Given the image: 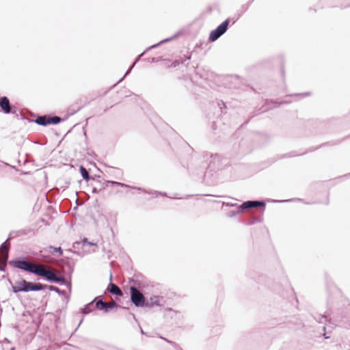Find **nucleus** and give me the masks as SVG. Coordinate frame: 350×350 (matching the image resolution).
<instances>
[{
  "mask_svg": "<svg viewBox=\"0 0 350 350\" xmlns=\"http://www.w3.org/2000/svg\"><path fill=\"white\" fill-rule=\"evenodd\" d=\"M120 307V306L116 302L107 303L105 301L100 299L98 298V301H96V308L98 310H103L104 312H109L113 308H117Z\"/></svg>",
  "mask_w": 350,
  "mask_h": 350,
  "instance_id": "nucleus-10",
  "label": "nucleus"
},
{
  "mask_svg": "<svg viewBox=\"0 0 350 350\" xmlns=\"http://www.w3.org/2000/svg\"><path fill=\"white\" fill-rule=\"evenodd\" d=\"M254 0H250V1L248 3H250V4Z\"/></svg>",
  "mask_w": 350,
  "mask_h": 350,
  "instance_id": "nucleus-48",
  "label": "nucleus"
},
{
  "mask_svg": "<svg viewBox=\"0 0 350 350\" xmlns=\"http://www.w3.org/2000/svg\"><path fill=\"white\" fill-rule=\"evenodd\" d=\"M310 94V92H305L303 94H295V96H306Z\"/></svg>",
  "mask_w": 350,
  "mask_h": 350,
  "instance_id": "nucleus-37",
  "label": "nucleus"
},
{
  "mask_svg": "<svg viewBox=\"0 0 350 350\" xmlns=\"http://www.w3.org/2000/svg\"><path fill=\"white\" fill-rule=\"evenodd\" d=\"M13 293H28L30 291H40L46 289V284L40 282H33L21 279L16 282V285L12 286Z\"/></svg>",
  "mask_w": 350,
  "mask_h": 350,
  "instance_id": "nucleus-1",
  "label": "nucleus"
},
{
  "mask_svg": "<svg viewBox=\"0 0 350 350\" xmlns=\"http://www.w3.org/2000/svg\"><path fill=\"white\" fill-rule=\"evenodd\" d=\"M111 89V88H109V90H107V91H105V92H104L103 95L106 94H107V92H108Z\"/></svg>",
  "mask_w": 350,
  "mask_h": 350,
  "instance_id": "nucleus-42",
  "label": "nucleus"
},
{
  "mask_svg": "<svg viewBox=\"0 0 350 350\" xmlns=\"http://www.w3.org/2000/svg\"><path fill=\"white\" fill-rule=\"evenodd\" d=\"M10 248V240L8 239L0 245L1 256L3 258L4 262H7L9 258V251Z\"/></svg>",
  "mask_w": 350,
  "mask_h": 350,
  "instance_id": "nucleus-14",
  "label": "nucleus"
},
{
  "mask_svg": "<svg viewBox=\"0 0 350 350\" xmlns=\"http://www.w3.org/2000/svg\"><path fill=\"white\" fill-rule=\"evenodd\" d=\"M64 286H66L68 288V291L70 292L72 290L71 279H69L68 281H66V284Z\"/></svg>",
  "mask_w": 350,
  "mask_h": 350,
  "instance_id": "nucleus-35",
  "label": "nucleus"
},
{
  "mask_svg": "<svg viewBox=\"0 0 350 350\" xmlns=\"http://www.w3.org/2000/svg\"><path fill=\"white\" fill-rule=\"evenodd\" d=\"M218 106L219 107L220 111L222 113V107H220V104L219 103H218Z\"/></svg>",
  "mask_w": 350,
  "mask_h": 350,
  "instance_id": "nucleus-43",
  "label": "nucleus"
},
{
  "mask_svg": "<svg viewBox=\"0 0 350 350\" xmlns=\"http://www.w3.org/2000/svg\"><path fill=\"white\" fill-rule=\"evenodd\" d=\"M6 262H4L3 258H2V263L1 265H3V266L0 267V271L5 272L6 271Z\"/></svg>",
  "mask_w": 350,
  "mask_h": 350,
  "instance_id": "nucleus-36",
  "label": "nucleus"
},
{
  "mask_svg": "<svg viewBox=\"0 0 350 350\" xmlns=\"http://www.w3.org/2000/svg\"><path fill=\"white\" fill-rule=\"evenodd\" d=\"M95 182L96 183L97 185H95L92 187V192L93 193H98L103 189H105L107 185H106V182H102L99 178H96Z\"/></svg>",
  "mask_w": 350,
  "mask_h": 350,
  "instance_id": "nucleus-17",
  "label": "nucleus"
},
{
  "mask_svg": "<svg viewBox=\"0 0 350 350\" xmlns=\"http://www.w3.org/2000/svg\"><path fill=\"white\" fill-rule=\"evenodd\" d=\"M160 338L163 339V340H165V342H167V343L170 344L174 349L176 347V346L178 345L177 344L176 342L172 341V340H168L167 338H165V337H163L161 336H159Z\"/></svg>",
  "mask_w": 350,
  "mask_h": 350,
  "instance_id": "nucleus-31",
  "label": "nucleus"
},
{
  "mask_svg": "<svg viewBox=\"0 0 350 350\" xmlns=\"http://www.w3.org/2000/svg\"><path fill=\"white\" fill-rule=\"evenodd\" d=\"M98 301V297H96L92 301L85 304L83 308H80V312L83 315H87L96 309V304Z\"/></svg>",
  "mask_w": 350,
  "mask_h": 350,
  "instance_id": "nucleus-13",
  "label": "nucleus"
},
{
  "mask_svg": "<svg viewBox=\"0 0 350 350\" xmlns=\"http://www.w3.org/2000/svg\"><path fill=\"white\" fill-rule=\"evenodd\" d=\"M141 333H142V334H145V332H144V331L142 329H141Z\"/></svg>",
  "mask_w": 350,
  "mask_h": 350,
  "instance_id": "nucleus-45",
  "label": "nucleus"
},
{
  "mask_svg": "<svg viewBox=\"0 0 350 350\" xmlns=\"http://www.w3.org/2000/svg\"><path fill=\"white\" fill-rule=\"evenodd\" d=\"M95 251H96V250H95V249H93V250H92V252H94Z\"/></svg>",
  "mask_w": 350,
  "mask_h": 350,
  "instance_id": "nucleus-49",
  "label": "nucleus"
},
{
  "mask_svg": "<svg viewBox=\"0 0 350 350\" xmlns=\"http://www.w3.org/2000/svg\"><path fill=\"white\" fill-rule=\"evenodd\" d=\"M291 101H288V100H285V101H281L280 103H277V102H274L273 100H265V105L262 107L261 109V111L260 113H262V112H265V111H267L269 109H271L273 108H275V107H280V105H283V104H288V103H290Z\"/></svg>",
  "mask_w": 350,
  "mask_h": 350,
  "instance_id": "nucleus-11",
  "label": "nucleus"
},
{
  "mask_svg": "<svg viewBox=\"0 0 350 350\" xmlns=\"http://www.w3.org/2000/svg\"><path fill=\"white\" fill-rule=\"evenodd\" d=\"M50 249L53 250L54 252L59 253V255H62V254H63V250L61 247H55L51 246Z\"/></svg>",
  "mask_w": 350,
  "mask_h": 350,
  "instance_id": "nucleus-32",
  "label": "nucleus"
},
{
  "mask_svg": "<svg viewBox=\"0 0 350 350\" xmlns=\"http://www.w3.org/2000/svg\"><path fill=\"white\" fill-rule=\"evenodd\" d=\"M175 349H176V350H183V349L179 346V345H178L176 346V347L175 348Z\"/></svg>",
  "mask_w": 350,
  "mask_h": 350,
  "instance_id": "nucleus-39",
  "label": "nucleus"
},
{
  "mask_svg": "<svg viewBox=\"0 0 350 350\" xmlns=\"http://www.w3.org/2000/svg\"><path fill=\"white\" fill-rule=\"evenodd\" d=\"M35 275L42 277L44 280L51 283H54L57 277L53 271L44 269L40 265H38Z\"/></svg>",
  "mask_w": 350,
  "mask_h": 350,
  "instance_id": "nucleus-8",
  "label": "nucleus"
},
{
  "mask_svg": "<svg viewBox=\"0 0 350 350\" xmlns=\"http://www.w3.org/2000/svg\"><path fill=\"white\" fill-rule=\"evenodd\" d=\"M146 61L151 63L158 62L159 61V58L158 57H151V58H147L145 59Z\"/></svg>",
  "mask_w": 350,
  "mask_h": 350,
  "instance_id": "nucleus-34",
  "label": "nucleus"
},
{
  "mask_svg": "<svg viewBox=\"0 0 350 350\" xmlns=\"http://www.w3.org/2000/svg\"><path fill=\"white\" fill-rule=\"evenodd\" d=\"M160 304V297L159 296H152L150 298L149 300H147V305L145 307L152 308L154 306H161Z\"/></svg>",
  "mask_w": 350,
  "mask_h": 350,
  "instance_id": "nucleus-21",
  "label": "nucleus"
},
{
  "mask_svg": "<svg viewBox=\"0 0 350 350\" xmlns=\"http://www.w3.org/2000/svg\"><path fill=\"white\" fill-rule=\"evenodd\" d=\"M180 32H177L176 33H175L174 36H172V37L170 38H165V39H163L161 41H160L159 42L157 43V44H154L149 47H148L146 49V51H150L152 49H155L157 47H158L159 46L161 45L162 44H164V43H166L169 41H171L172 40H174V38H176V37H178L179 35H180Z\"/></svg>",
  "mask_w": 350,
  "mask_h": 350,
  "instance_id": "nucleus-18",
  "label": "nucleus"
},
{
  "mask_svg": "<svg viewBox=\"0 0 350 350\" xmlns=\"http://www.w3.org/2000/svg\"><path fill=\"white\" fill-rule=\"evenodd\" d=\"M107 290L109 291V292L117 297H122L123 296V293L122 290L118 287L116 284L113 282H110L107 288Z\"/></svg>",
  "mask_w": 350,
  "mask_h": 350,
  "instance_id": "nucleus-16",
  "label": "nucleus"
},
{
  "mask_svg": "<svg viewBox=\"0 0 350 350\" xmlns=\"http://www.w3.org/2000/svg\"><path fill=\"white\" fill-rule=\"evenodd\" d=\"M225 204H226V206H237V204H236L230 203V202H226V203H225Z\"/></svg>",
  "mask_w": 350,
  "mask_h": 350,
  "instance_id": "nucleus-38",
  "label": "nucleus"
},
{
  "mask_svg": "<svg viewBox=\"0 0 350 350\" xmlns=\"http://www.w3.org/2000/svg\"><path fill=\"white\" fill-rule=\"evenodd\" d=\"M105 182H106V185L107 186L109 185H116V186H119V187H121L131 188V189H137V190H139V191H144L145 193H149V194L154 193V194L156 195V196H161L168 197L165 192H161V191H147L145 189H143L142 187L131 186V185H126L125 183H122L117 182V181H114V180H106Z\"/></svg>",
  "mask_w": 350,
  "mask_h": 350,
  "instance_id": "nucleus-7",
  "label": "nucleus"
},
{
  "mask_svg": "<svg viewBox=\"0 0 350 350\" xmlns=\"http://www.w3.org/2000/svg\"><path fill=\"white\" fill-rule=\"evenodd\" d=\"M323 335H324L325 338H326V339H327V338H329V336H326V334H325V333Z\"/></svg>",
  "mask_w": 350,
  "mask_h": 350,
  "instance_id": "nucleus-44",
  "label": "nucleus"
},
{
  "mask_svg": "<svg viewBox=\"0 0 350 350\" xmlns=\"http://www.w3.org/2000/svg\"><path fill=\"white\" fill-rule=\"evenodd\" d=\"M314 319L317 322L322 324L328 321V317L326 314H316Z\"/></svg>",
  "mask_w": 350,
  "mask_h": 350,
  "instance_id": "nucleus-27",
  "label": "nucleus"
},
{
  "mask_svg": "<svg viewBox=\"0 0 350 350\" xmlns=\"http://www.w3.org/2000/svg\"><path fill=\"white\" fill-rule=\"evenodd\" d=\"M220 102L221 103V105L224 106V107L226 108V107L225 103L222 100H221Z\"/></svg>",
  "mask_w": 350,
  "mask_h": 350,
  "instance_id": "nucleus-40",
  "label": "nucleus"
},
{
  "mask_svg": "<svg viewBox=\"0 0 350 350\" xmlns=\"http://www.w3.org/2000/svg\"><path fill=\"white\" fill-rule=\"evenodd\" d=\"M202 156L204 159H210L207 170H209V171H215L221 168L222 159L221 155L219 154H213L208 152H204Z\"/></svg>",
  "mask_w": 350,
  "mask_h": 350,
  "instance_id": "nucleus-6",
  "label": "nucleus"
},
{
  "mask_svg": "<svg viewBox=\"0 0 350 350\" xmlns=\"http://www.w3.org/2000/svg\"><path fill=\"white\" fill-rule=\"evenodd\" d=\"M282 76L284 75V70L283 68H282Z\"/></svg>",
  "mask_w": 350,
  "mask_h": 350,
  "instance_id": "nucleus-41",
  "label": "nucleus"
},
{
  "mask_svg": "<svg viewBox=\"0 0 350 350\" xmlns=\"http://www.w3.org/2000/svg\"><path fill=\"white\" fill-rule=\"evenodd\" d=\"M25 234H27L25 230H13L10 232L8 239L10 241L16 237Z\"/></svg>",
  "mask_w": 350,
  "mask_h": 350,
  "instance_id": "nucleus-22",
  "label": "nucleus"
},
{
  "mask_svg": "<svg viewBox=\"0 0 350 350\" xmlns=\"http://www.w3.org/2000/svg\"><path fill=\"white\" fill-rule=\"evenodd\" d=\"M79 172H80V174H81V176L83 177V178L87 182H89L90 180L95 181L96 178H100V176H90L89 174L88 170L83 165H81L79 167Z\"/></svg>",
  "mask_w": 350,
  "mask_h": 350,
  "instance_id": "nucleus-15",
  "label": "nucleus"
},
{
  "mask_svg": "<svg viewBox=\"0 0 350 350\" xmlns=\"http://www.w3.org/2000/svg\"><path fill=\"white\" fill-rule=\"evenodd\" d=\"M262 221V217H255L254 218L250 219L245 222V224L247 226H252L257 222H261Z\"/></svg>",
  "mask_w": 350,
  "mask_h": 350,
  "instance_id": "nucleus-28",
  "label": "nucleus"
},
{
  "mask_svg": "<svg viewBox=\"0 0 350 350\" xmlns=\"http://www.w3.org/2000/svg\"><path fill=\"white\" fill-rule=\"evenodd\" d=\"M148 51H146V49L142 53H141L139 55L137 56V57L135 59V62L130 66V67L129 68V69L126 71L125 74L124 75V76L118 81L117 83H120L123 79L127 75H129L131 71L132 70V69L134 68V66H135V64L139 61V59H141V57L142 56H144V55L146 53V52H147Z\"/></svg>",
  "mask_w": 350,
  "mask_h": 350,
  "instance_id": "nucleus-20",
  "label": "nucleus"
},
{
  "mask_svg": "<svg viewBox=\"0 0 350 350\" xmlns=\"http://www.w3.org/2000/svg\"><path fill=\"white\" fill-rule=\"evenodd\" d=\"M191 196H193V195H186L184 197H178L176 196H170V198L172 199H185V198L187 199Z\"/></svg>",
  "mask_w": 350,
  "mask_h": 350,
  "instance_id": "nucleus-33",
  "label": "nucleus"
},
{
  "mask_svg": "<svg viewBox=\"0 0 350 350\" xmlns=\"http://www.w3.org/2000/svg\"><path fill=\"white\" fill-rule=\"evenodd\" d=\"M9 282L12 284V282L10 280H8Z\"/></svg>",
  "mask_w": 350,
  "mask_h": 350,
  "instance_id": "nucleus-50",
  "label": "nucleus"
},
{
  "mask_svg": "<svg viewBox=\"0 0 350 350\" xmlns=\"http://www.w3.org/2000/svg\"><path fill=\"white\" fill-rule=\"evenodd\" d=\"M63 120H64V119L59 116H51L49 115V125H51V124L56 125V124H58L60 122H62Z\"/></svg>",
  "mask_w": 350,
  "mask_h": 350,
  "instance_id": "nucleus-23",
  "label": "nucleus"
},
{
  "mask_svg": "<svg viewBox=\"0 0 350 350\" xmlns=\"http://www.w3.org/2000/svg\"><path fill=\"white\" fill-rule=\"evenodd\" d=\"M249 6H250V3L243 4L241 6L240 10H239L237 12V16L236 19H234L233 21V24L237 21V20H238L243 14V13H245L247 10Z\"/></svg>",
  "mask_w": 350,
  "mask_h": 350,
  "instance_id": "nucleus-24",
  "label": "nucleus"
},
{
  "mask_svg": "<svg viewBox=\"0 0 350 350\" xmlns=\"http://www.w3.org/2000/svg\"><path fill=\"white\" fill-rule=\"evenodd\" d=\"M1 259L0 260V265L2 263V257L1 256Z\"/></svg>",
  "mask_w": 350,
  "mask_h": 350,
  "instance_id": "nucleus-47",
  "label": "nucleus"
},
{
  "mask_svg": "<svg viewBox=\"0 0 350 350\" xmlns=\"http://www.w3.org/2000/svg\"><path fill=\"white\" fill-rule=\"evenodd\" d=\"M230 21V18H226L215 29L212 30L209 34V41L215 42L223 36L227 31Z\"/></svg>",
  "mask_w": 350,
  "mask_h": 350,
  "instance_id": "nucleus-5",
  "label": "nucleus"
},
{
  "mask_svg": "<svg viewBox=\"0 0 350 350\" xmlns=\"http://www.w3.org/2000/svg\"><path fill=\"white\" fill-rule=\"evenodd\" d=\"M265 206L266 202L264 200H247L237 206V211H230L228 212L227 217L230 218L235 217L249 208L257 206H260L262 209V213H263L265 210Z\"/></svg>",
  "mask_w": 350,
  "mask_h": 350,
  "instance_id": "nucleus-4",
  "label": "nucleus"
},
{
  "mask_svg": "<svg viewBox=\"0 0 350 350\" xmlns=\"http://www.w3.org/2000/svg\"><path fill=\"white\" fill-rule=\"evenodd\" d=\"M67 280L62 276H57L54 282L55 284H58L62 286H64L66 284V282Z\"/></svg>",
  "mask_w": 350,
  "mask_h": 350,
  "instance_id": "nucleus-29",
  "label": "nucleus"
},
{
  "mask_svg": "<svg viewBox=\"0 0 350 350\" xmlns=\"http://www.w3.org/2000/svg\"><path fill=\"white\" fill-rule=\"evenodd\" d=\"M129 283L133 284V285L129 288L131 302L137 308L145 307V306L147 305V300L142 293L136 287V286H139L140 282L134 279H131Z\"/></svg>",
  "mask_w": 350,
  "mask_h": 350,
  "instance_id": "nucleus-3",
  "label": "nucleus"
},
{
  "mask_svg": "<svg viewBox=\"0 0 350 350\" xmlns=\"http://www.w3.org/2000/svg\"><path fill=\"white\" fill-rule=\"evenodd\" d=\"M82 321H83V319H81V320L80 321V322H79V325H78V327L81 325V323H82Z\"/></svg>",
  "mask_w": 350,
  "mask_h": 350,
  "instance_id": "nucleus-46",
  "label": "nucleus"
},
{
  "mask_svg": "<svg viewBox=\"0 0 350 350\" xmlns=\"http://www.w3.org/2000/svg\"><path fill=\"white\" fill-rule=\"evenodd\" d=\"M65 265L68 267V278L70 280L71 277H72V274L74 271V267L69 262H66Z\"/></svg>",
  "mask_w": 350,
  "mask_h": 350,
  "instance_id": "nucleus-30",
  "label": "nucleus"
},
{
  "mask_svg": "<svg viewBox=\"0 0 350 350\" xmlns=\"http://www.w3.org/2000/svg\"><path fill=\"white\" fill-rule=\"evenodd\" d=\"M9 265L23 271L35 275L38 267V264L30 262L27 257H16L9 261Z\"/></svg>",
  "mask_w": 350,
  "mask_h": 350,
  "instance_id": "nucleus-2",
  "label": "nucleus"
},
{
  "mask_svg": "<svg viewBox=\"0 0 350 350\" xmlns=\"http://www.w3.org/2000/svg\"><path fill=\"white\" fill-rule=\"evenodd\" d=\"M38 125L46 126L49 125V115L38 116L34 120Z\"/></svg>",
  "mask_w": 350,
  "mask_h": 350,
  "instance_id": "nucleus-19",
  "label": "nucleus"
},
{
  "mask_svg": "<svg viewBox=\"0 0 350 350\" xmlns=\"http://www.w3.org/2000/svg\"><path fill=\"white\" fill-rule=\"evenodd\" d=\"M46 289H49L50 291H54L59 295H66V291L64 290H62L55 286L46 284Z\"/></svg>",
  "mask_w": 350,
  "mask_h": 350,
  "instance_id": "nucleus-25",
  "label": "nucleus"
},
{
  "mask_svg": "<svg viewBox=\"0 0 350 350\" xmlns=\"http://www.w3.org/2000/svg\"><path fill=\"white\" fill-rule=\"evenodd\" d=\"M347 176H350V173Z\"/></svg>",
  "mask_w": 350,
  "mask_h": 350,
  "instance_id": "nucleus-51",
  "label": "nucleus"
},
{
  "mask_svg": "<svg viewBox=\"0 0 350 350\" xmlns=\"http://www.w3.org/2000/svg\"><path fill=\"white\" fill-rule=\"evenodd\" d=\"M268 202H271L273 203H282V202H303L304 200L301 198H291L288 200H268Z\"/></svg>",
  "mask_w": 350,
  "mask_h": 350,
  "instance_id": "nucleus-26",
  "label": "nucleus"
},
{
  "mask_svg": "<svg viewBox=\"0 0 350 350\" xmlns=\"http://www.w3.org/2000/svg\"><path fill=\"white\" fill-rule=\"evenodd\" d=\"M0 109L5 114H16L17 111L16 108L10 105L9 98L5 96L0 98Z\"/></svg>",
  "mask_w": 350,
  "mask_h": 350,
  "instance_id": "nucleus-9",
  "label": "nucleus"
},
{
  "mask_svg": "<svg viewBox=\"0 0 350 350\" xmlns=\"http://www.w3.org/2000/svg\"><path fill=\"white\" fill-rule=\"evenodd\" d=\"M80 247H81V248L84 251H88V247H97V244L93 242L88 241L87 238H83L81 241H76L73 243L74 248H79ZM88 252H90L89 250Z\"/></svg>",
  "mask_w": 350,
  "mask_h": 350,
  "instance_id": "nucleus-12",
  "label": "nucleus"
}]
</instances>
